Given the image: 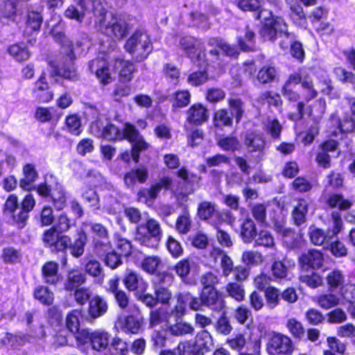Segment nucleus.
I'll list each match as a JSON object with an SVG mask.
<instances>
[{"label":"nucleus","mask_w":355,"mask_h":355,"mask_svg":"<svg viewBox=\"0 0 355 355\" xmlns=\"http://www.w3.org/2000/svg\"><path fill=\"white\" fill-rule=\"evenodd\" d=\"M55 221L52 227L43 232L42 240L44 247L49 248L51 252L62 253L61 263L65 266L67 261V251L69 250L76 258L81 257L85 252L87 236L84 231H78L77 237L72 242L71 237L65 234L72 223L64 213L61 214Z\"/></svg>","instance_id":"1"},{"label":"nucleus","mask_w":355,"mask_h":355,"mask_svg":"<svg viewBox=\"0 0 355 355\" xmlns=\"http://www.w3.org/2000/svg\"><path fill=\"white\" fill-rule=\"evenodd\" d=\"M257 18L265 20L264 26L260 30V34L264 40L274 42L277 37L284 38L279 43L281 49L285 50L290 46L291 55L301 62L303 61L304 51L302 44L295 41L294 33L288 31V26L283 18L273 15L270 11L261 12Z\"/></svg>","instance_id":"2"},{"label":"nucleus","mask_w":355,"mask_h":355,"mask_svg":"<svg viewBox=\"0 0 355 355\" xmlns=\"http://www.w3.org/2000/svg\"><path fill=\"white\" fill-rule=\"evenodd\" d=\"M85 114L94 120L90 125V131L95 137L106 140L126 137L132 143L137 142V145L139 144L143 147L146 146L139 135V130L134 125L125 123L123 130H120L116 126L111 123L107 119L101 114L94 105H89L87 108Z\"/></svg>","instance_id":"3"},{"label":"nucleus","mask_w":355,"mask_h":355,"mask_svg":"<svg viewBox=\"0 0 355 355\" xmlns=\"http://www.w3.org/2000/svg\"><path fill=\"white\" fill-rule=\"evenodd\" d=\"M187 306L193 311H203L204 308H208L213 311L222 312L225 309L224 294L217 288L202 290L199 297L189 292L181 293L178 296L173 313L178 318L183 316Z\"/></svg>","instance_id":"4"},{"label":"nucleus","mask_w":355,"mask_h":355,"mask_svg":"<svg viewBox=\"0 0 355 355\" xmlns=\"http://www.w3.org/2000/svg\"><path fill=\"white\" fill-rule=\"evenodd\" d=\"M52 34L55 40L62 46L69 44V49L67 53L66 56L63 58V61L61 63H51L52 68L51 75L53 76L62 77L64 80L71 82L78 81L79 80V76L73 64V61L76 58L71 47L72 44L71 43L69 44V42L63 32H55V31H53Z\"/></svg>","instance_id":"5"},{"label":"nucleus","mask_w":355,"mask_h":355,"mask_svg":"<svg viewBox=\"0 0 355 355\" xmlns=\"http://www.w3.org/2000/svg\"><path fill=\"white\" fill-rule=\"evenodd\" d=\"M95 26L96 29L103 34L118 40L125 37L130 29V24L124 17L113 15L108 17L105 8L102 15H98L95 20Z\"/></svg>","instance_id":"6"},{"label":"nucleus","mask_w":355,"mask_h":355,"mask_svg":"<svg viewBox=\"0 0 355 355\" xmlns=\"http://www.w3.org/2000/svg\"><path fill=\"white\" fill-rule=\"evenodd\" d=\"M162 237L160 224L153 218H145L137 225L135 235V239L139 244L152 249L157 248Z\"/></svg>","instance_id":"7"},{"label":"nucleus","mask_w":355,"mask_h":355,"mask_svg":"<svg viewBox=\"0 0 355 355\" xmlns=\"http://www.w3.org/2000/svg\"><path fill=\"white\" fill-rule=\"evenodd\" d=\"M162 237L160 224L153 218H145L137 225L135 235V239L139 244L152 249L157 248Z\"/></svg>","instance_id":"8"},{"label":"nucleus","mask_w":355,"mask_h":355,"mask_svg":"<svg viewBox=\"0 0 355 355\" xmlns=\"http://www.w3.org/2000/svg\"><path fill=\"white\" fill-rule=\"evenodd\" d=\"M105 8L101 0H74L64 10V16L68 19L75 21L78 24L83 23L85 15L92 12L97 18L98 15H102Z\"/></svg>","instance_id":"9"},{"label":"nucleus","mask_w":355,"mask_h":355,"mask_svg":"<svg viewBox=\"0 0 355 355\" xmlns=\"http://www.w3.org/2000/svg\"><path fill=\"white\" fill-rule=\"evenodd\" d=\"M125 49L132 55L137 62L146 59L153 51V44L149 35L144 31H136L126 41Z\"/></svg>","instance_id":"10"},{"label":"nucleus","mask_w":355,"mask_h":355,"mask_svg":"<svg viewBox=\"0 0 355 355\" xmlns=\"http://www.w3.org/2000/svg\"><path fill=\"white\" fill-rule=\"evenodd\" d=\"M112 336L103 330L89 331L88 329H82L77 334L76 345L81 347L85 345H89L92 349L96 352L109 351Z\"/></svg>","instance_id":"11"},{"label":"nucleus","mask_w":355,"mask_h":355,"mask_svg":"<svg viewBox=\"0 0 355 355\" xmlns=\"http://www.w3.org/2000/svg\"><path fill=\"white\" fill-rule=\"evenodd\" d=\"M331 220L332 225L327 231L313 225L309 227V235L313 245H321L326 249L327 243H329L331 239H336L338 234L342 230L343 220L338 211H334L331 213Z\"/></svg>","instance_id":"12"},{"label":"nucleus","mask_w":355,"mask_h":355,"mask_svg":"<svg viewBox=\"0 0 355 355\" xmlns=\"http://www.w3.org/2000/svg\"><path fill=\"white\" fill-rule=\"evenodd\" d=\"M179 44L192 62H203L205 66L207 65L205 48L200 40L191 36H184L180 39Z\"/></svg>","instance_id":"13"},{"label":"nucleus","mask_w":355,"mask_h":355,"mask_svg":"<svg viewBox=\"0 0 355 355\" xmlns=\"http://www.w3.org/2000/svg\"><path fill=\"white\" fill-rule=\"evenodd\" d=\"M3 213L10 217L12 223L19 229H22L26 225L29 215L19 206L15 195H10L6 200Z\"/></svg>","instance_id":"14"},{"label":"nucleus","mask_w":355,"mask_h":355,"mask_svg":"<svg viewBox=\"0 0 355 355\" xmlns=\"http://www.w3.org/2000/svg\"><path fill=\"white\" fill-rule=\"evenodd\" d=\"M183 352H186L194 355H205V353L211 350L214 346L213 338L211 334L206 330L199 332L193 344L189 342L180 343Z\"/></svg>","instance_id":"15"},{"label":"nucleus","mask_w":355,"mask_h":355,"mask_svg":"<svg viewBox=\"0 0 355 355\" xmlns=\"http://www.w3.org/2000/svg\"><path fill=\"white\" fill-rule=\"evenodd\" d=\"M266 349L269 355H291L294 347L289 337L273 333L268 339Z\"/></svg>","instance_id":"16"},{"label":"nucleus","mask_w":355,"mask_h":355,"mask_svg":"<svg viewBox=\"0 0 355 355\" xmlns=\"http://www.w3.org/2000/svg\"><path fill=\"white\" fill-rule=\"evenodd\" d=\"M207 45L213 49L209 51L212 57L211 62H218L220 55H224L230 58H237L240 53L236 46L231 45L220 37H211L207 41Z\"/></svg>","instance_id":"17"},{"label":"nucleus","mask_w":355,"mask_h":355,"mask_svg":"<svg viewBox=\"0 0 355 355\" xmlns=\"http://www.w3.org/2000/svg\"><path fill=\"white\" fill-rule=\"evenodd\" d=\"M243 145L248 153H259L257 157L261 160V156L266 146V140L263 134L259 131L247 130L243 135Z\"/></svg>","instance_id":"18"},{"label":"nucleus","mask_w":355,"mask_h":355,"mask_svg":"<svg viewBox=\"0 0 355 355\" xmlns=\"http://www.w3.org/2000/svg\"><path fill=\"white\" fill-rule=\"evenodd\" d=\"M87 225L92 234L96 252H99V249L103 247L105 249H109L110 241L107 228L99 223L89 222Z\"/></svg>","instance_id":"19"},{"label":"nucleus","mask_w":355,"mask_h":355,"mask_svg":"<svg viewBox=\"0 0 355 355\" xmlns=\"http://www.w3.org/2000/svg\"><path fill=\"white\" fill-rule=\"evenodd\" d=\"M108 310L107 301L99 295H96L89 301L87 315L85 320L93 323L97 318L103 316Z\"/></svg>","instance_id":"20"},{"label":"nucleus","mask_w":355,"mask_h":355,"mask_svg":"<svg viewBox=\"0 0 355 355\" xmlns=\"http://www.w3.org/2000/svg\"><path fill=\"white\" fill-rule=\"evenodd\" d=\"M89 69L92 73H94L101 83L107 84L110 83L111 77L107 62L105 59L98 58L91 60L89 62Z\"/></svg>","instance_id":"21"},{"label":"nucleus","mask_w":355,"mask_h":355,"mask_svg":"<svg viewBox=\"0 0 355 355\" xmlns=\"http://www.w3.org/2000/svg\"><path fill=\"white\" fill-rule=\"evenodd\" d=\"M123 283L125 288L130 291H146L148 284L144 279L135 272L126 270L123 279Z\"/></svg>","instance_id":"22"},{"label":"nucleus","mask_w":355,"mask_h":355,"mask_svg":"<svg viewBox=\"0 0 355 355\" xmlns=\"http://www.w3.org/2000/svg\"><path fill=\"white\" fill-rule=\"evenodd\" d=\"M80 319L85 320V317L82 314V311L78 309H73L71 311L66 318V325L69 330L71 334L66 339V343L68 344V340L70 337L74 338L76 340L77 334H79Z\"/></svg>","instance_id":"23"},{"label":"nucleus","mask_w":355,"mask_h":355,"mask_svg":"<svg viewBox=\"0 0 355 355\" xmlns=\"http://www.w3.org/2000/svg\"><path fill=\"white\" fill-rule=\"evenodd\" d=\"M148 177V171L147 168L144 166H141L126 173L123 180L127 187L132 188L137 182L139 183L146 182Z\"/></svg>","instance_id":"24"},{"label":"nucleus","mask_w":355,"mask_h":355,"mask_svg":"<svg viewBox=\"0 0 355 355\" xmlns=\"http://www.w3.org/2000/svg\"><path fill=\"white\" fill-rule=\"evenodd\" d=\"M187 114L188 122L197 125L207 121L209 118L207 109L201 104H193Z\"/></svg>","instance_id":"25"},{"label":"nucleus","mask_w":355,"mask_h":355,"mask_svg":"<svg viewBox=\"0 0 355 355\" xmlns=\"http://www.w3.org/2000/svg\"><path fill=\"white\" fill-rule=\"evenodd\" d=\"M139 135L141 137L143 141L146 144V146H144V147H143L142 146H140L139 144L137 145V142H135V143L133 142L132 143L126 137H121V138H114V139L111 140V141H115V140L126 139V140H128L131 144V146H132L131 153H129V152L126 151V152H124V153H121V158L124 162H128L130 161V158H132V159L136 163L139 162V157H140V153L144 151V150H147L150 147V144L145 141L144 137L140 134L139 132Z\"/></svg>","instance_id":"26"},{"label":"nucleus","mask_w":355,"mask_h":355,"mask_svg":"<svg viewBox=\"0 0 355 355\" xmlns=\"http://www.w3.org/2000/svg\"><path fill=\"white\" fill-rule=\"evenodd\" d=\"M86 282V275L76 269L68 271L64 282V288L67 291H72L78 288Z\"/></svg>","instance_id":"27"},{"label":"nucleus","mask_w":355,"mask_h":355,"mask_svg":"<svg viewBox=\"0 0 355 355\" xmlns=\"http://www.w3.org/2000/svg\"><path fill=\"white\" fill-rule=\"evenodd\" d=\"M234 3L241 10L254 12L255 19L259 20L263 24L261 28L264 26V19L257 18V15L263 11L269 10L261 8L259 0H235Z\"/></svg>","instance_id":"28"},{"label":"nucleus","mask_w":355,"mask_h":355,"mask_svg":"<svg viewBox=\"0 0 355 355\" xmlns=\"http://www.w3.org/2000/svg\"><path fill=\"white\" fill-rule=\"evenodd\" d=\"M59 266L54 261L46 262L42 268V275L44 283L55 285L61 281L58 273Z\"/></svg>","instance_id":"29"},{"label":"nucleus","mask_w":355,"mask_h":355,"mask_svg":"<svg viewBox=\"0 0 355 355\" xmlns=\"http://www.w3.org/2000/svg\"><path fill=\"white\" fill-rule=\"evenodd\" d=\"M172 184V179L168 177H163L158 182L153 184L148 189L142 191L144 196L148 200H154L162 189H169Z\"/></svg>","instance_id":"30"},{"label":"nucleus","mask_w":355,"mask_h":355,"mask_svg":"<svg viewBox=\"0 0 355 355\" xmlns=\"http://www.w3.org/2000/svg\"><path fill=\"white\" fill-rule=\"evenodd\" d=\"M143 323L141 314L130 315L121 321V329L125 333L136 334L140 331Z\"/></svg>","instance_id":"31"},{"label":"nucleus","mask_w":355,"mask_h":355,"mask_svg":"<svg viewBox=\"0 0 355 355\" xmlns=\"http://www.w3.org/2000/svg\"><path fill=\"white\" fill-rule=\"evenodd\" d=\"M24 178L19 181V187L24 190L31 191L36 188L33 182L37 180L38 173L32 164H26L23 168Z\"/></svg>","instance_id":"32"},{"label":"nucleus","mask_w":355,"mask_h":355,"mask_svg":"<svg viewBox=\"0 0 355 355\" xmlns=\"http://www.w3.org/2000/svg\"><path fill=\"white\" fill-rule=\"evenodd\" d=\"M175 311V308L171 311V316L174 317L175 318V324H171L168 327V331L169 333L175 336H182L187 334L192 335L194 332V328L191 324L187 322H183L182 321H178L181 319V317H177L175 313H173Z\"/></svg>","instance_id":"33"},{"label":"nucleus","mask_w":355,"mask_h":355,"mask_svg":"<svg viewBox=\"0 0 355 355\" xmlns=\"http://www.w3.org/2000/svg\"><path fill=\"white\" fill-rule=\"evenodd\" d=\"M309 205L310 200L309 199L301 198L298 200L297 205L292 211V218L295 225L300 226L306 223Z\"/></svg>","instance_id":"34"},{"label":"nucleus","mask_w":355,"mask_h":355,"mask_svg":"<svg viewBox=\"0 0 355 355\" xmlns=\"http://www.w3.org/2000/svg\"><path fill=\"white\" fill-rule=\"evenodd\" d=\"M278 232L282 235L283 244L288 249H295L300 246L301 236L291 228L281 227Z\"/></svg>","instance_id":"35"},{"label":"nucleus","mask_w":355,"mask_h":355,"mask_svg":"<svg viewBox=\"0 0 355 355\" xmlns=\"http://www.w3.org/2000/svg\"><path fill=\"white\" fill-rule=\"evenodd\" d=\"M300 261L303 265H306L313 269L320 268L323 264V254L319 250H310L302 255Z\"/></svg>","instance_id":"36"},{"label":"nucleus","mask_w":355,"mask_h":355,"mask_svg":"<svg viewBox=\"0 0 355 355\" xmlns=\"http://www.w3.org/2000/svg\"><path fill=\"white\" fill-rule=\"evenodd\" d=\"M229 113L232 119H235L239 124L245 113V103L239 98H230L228 99Z\"/></svg>","instance_id":"37"},{"label":"nucleus","mask_w":355,"mask_h":355,"mask_svg":"<svg viewBox=\"0 0 355 355\" xmlns=\"http://www.w3.org/2000/svg\"><path fill=\"white\" fill-rule=\"evenodd\" d=\"M99 256H104L105 263L112 269L117 268L122 263L121 255L112 249V246L110 244V248L105 249L102 248L99 249V252H96Z\"/></svg>","instance_id":"38"},{"label":"nucleus","mask_w":355,"mask_h":355,"mask_svg":"<svg viewBox=\"0 0 355 355\" xmlns=\"http://www.w3.org/2000/svg\"><path fill=\"white\" fill-rule=\"evenodd\" d=\"M257 232L256 225L252 219L247 218L241 224L240 236L244 243H250L255 239Z\"/></svg>","instance_id":"39"},{"label":"nucleus","mask_w":355,"mask_h":355,"mask_svg":"<svg viewBox=\"0 0 355 355\" xmlns=\"http://www.w3.org/2000/svg\"><path fill=\"white\" fill-rule=\"evenodd\" d=\"M233 122L232 116L230 115L227 109H220L214 113L213 125L218 130H222L224 127H232Z\"/></svg>","instance_id":"40"},{"label":"nucleus","mask_w":355,"mask_h":355,"mask_svg":"<svg viewBox=\"0 0 355 355\" xmlns=\"http://www.w3.org/2000/svg\"><path fill=\"white\" fill-rule=\"evenodd\" d=\"M277 75L276 67L272 64H266L259 70L257 80L261 84L270 83L275 80Z\"/></svg>","instance_id":"41"},{"label":"nucleus","mask_w":355,"mask_h":355,"mask_svg":"<svg viewBox=\"0 0 355 355\" xmlns=\"http://www.w3.org/2000/svg\"><path fill=\"white\" fill-rule=\"evenodd\" d=\"M255 33L251 30L248 26H246L245 29V35L244 37H238L237 42L239 46V51H252L254 50V43H255Z\"/></svg>","instance_id":"42"},{"label":"nucleus","mask_w":355,"mask_h":355,"mask_svg":"<svg viewBox=\"0 0 355 355\" xmlns=\"http://www.w3.org/2000/svg\"><path fill=\"white\" fill-rule=\"evenodd\" d=\"M191 101V94L188 90H178L173 93L170 98L173 108H182L187 106Z\"/></svg>","instance_id":"43"},{"label":"nucleus","mask_w":355,"mask_h":355,"mask_svg":"<svg viewBox=\"0 0 355 355\" xmlns=\"http://www.w3.org/2000/svg\"><path fill=\"white\" fill-rule=\"evenodd\" d=\"M34 297L44 305H51L54 300L53 293L46 286H40L34 291Z\"/></svg>","instance_id":"44"},{"label":"nucleus","mask_w":355,"mask_h":355,"mask_svg":"<svg viewBox=\"0 0 355 355\" xmlns=\"http://www.w3.org/2000/svg\"><path fill=\"white\" fill-rule=\"evenodd\" d=\"M326 250H329L332 255L337 258L346 257L348 254V250L345 245L335 239H331L330 241L327 243Z\"/></svg>","instance_id":"45"},{"label":"nucleus","mask_w":355,"mask_h":355,"mask_svg":"<svg viewBox=\"0 0 355 355\" xmlns=\"http://www.w3.org/2000/svg\"><path fill=\"white\" fill-rule=\"evenodd\" d=\"M109 351L110 355H128V344L119 338H112Z\"/></svg>","instance_id":"46"},{"label":"nucleus","mask_w":355,"mask_h":355,"mask_svg":"<svg viewBox=\"0 0 355 355\" xmlns=\"http://www.w3.org/2000/svg\"><path fill=\"white\" fill-rule=\"evenodd\" d=\"M8 51L10 55L19 62L27 60L30 57V52L24 44H13Z\"/></svg>","instance_id":"47"},{"label":"nucleus","mask_w":355,"mask_h":355,"mask_svg":"<svg viewBox=\"0 0 355 355\" xmlns=\"http://www.w3.org/2000/svg\"><path fill=\"white\" fill-rule=\"evenodd\" d=\"M264 297L266 305L270 309L276 307L279 303L280 298H282L280 291L272 286H269L265 289Z\"/></svg>","instance_id":"48"},{"label":"nucleus","mask_w":355,"mask_h":355,"mask_svg":"<svg viewBox=\"0 0 355 355\" xmlns=\"http://www.w3.org/2000/svg\"><path fill=\"white\" fill-rule=\"evenodd\" d=\"M57 210H62L66 205L65 193L60 185H56L49 198Z\"/></svg>","instance_id":"49"},{"label":"nucleus","mask_w":355,"mask_h":355,"mask_svg":"<svg viewBox=\"0 0 355 355\" xmlns=\"http://www.w3.org/2000/svg\"><path fill=\"white\" fill-rule=\"evenodd\" d=\"M338 128L331 131V134L335 137L339 135H342L343 132H350L355 130V121L352 117L346 118L343 121H337Z\"/></svg>","instance_id":"50"},{"label":"nucleus","mask_w":355,"mask_h":355,"mask_svg":"<svg viewBox=\"0 0 355 355\" xmlns=\"http://www.w3.org/2000/svg\"><path fill=\"white\" fill-rule=\"evenodd\" d=\"M326 279L329 288L333 291L343 286L345 277L340 270H334L327 275Z\"/></svg>","instance_id":"51"},{"label":"nucleus","mask_w":355,"mask_h":355,"mask_svg":"<svg viewBox=\"0 0 355 355\" xmlns=\"http://www.w3.org/2000/svg\"><path fill=\"white\" fill-rule=\"evenodd\" d=\"M173 281V275L168 272H157L152 279L153 288L168 287Z\"/></svg>","instance_id":"52"},{"label":"nucleus","mask_w":355,"mask_h":355,"mask_svg":"<svg viewBox=\"0 0 355 355\" xmlns=\"http://www.w3.org/2000/svg\"><path fill=\"white\" fill-rule=\"evenodd\" d=\"M327 204L332 208L338 207L340 210L347 209L352 206L351 202L345 199L340 194L330 195L327 200Z\"/></svg>","instance_id":"53"},{"label":"nucleus","mask_w":355,"mask_h":355,"mask_svg":"<svg viewBox=\"0 0 355 355\" xmlns=\"http://www.w3.org/2000/svg\"><path fill=\"white\" fill-rule=\"evenodd\" d=\"M222 312L223 313L216 321L214 327L218 333L226 336L231 333L233 328L226 313L224 311Z\"/></svg>","instance_id":"54"},{"label":"nucleus","mask_w":355,"mask_h":355,"mask_svg":"<svg viewBox=\"0 0 355 355\" xmlns=\"http://www.w3.org/2000/svg\"><path fill=\"white\" fill-rule=\"evenodd\" d=\"M208 73L205 69L192 72L187 78V83L194 87L203 85L208 80Z\"/></svg>","instance_id":"55"},{"label":"nucleus","mask_w":355,"mask_h":355,"mask_svg":"<svg viewBox=\"0 0 355 355\" xmlns=\"http://www.w3.org/2000/svg\"><path fill=\"white\" fill-rule=\"evenodd\" d=\"M32 338V336L22 333H17L16 334H7L6 335L8 344L13 347L22 346L27 342H31Z\"/></svg>","instance_id":"56"},{"label":"nucleus","mask_w":355,"mask_h":355,"mask_svg":"<svg viewBox=\"0 0 355 355\" xmlns=\"http://www.w3.org/2000/svg\"><path fill=\"white\" fill-rule=\"evenodd\" d=\"M287 327L295 338L301 340L305 337V329L302 323L296 319H289L287 322Z\"/></svg>","instance_id":"57"},{"label":"nucleus","mask_w":355,"mask_h":355,"mask_svg":"<svg viewBox=\"0 0 355 355\" xmlns=\"http://www.w3.org/2000/svg\"><path fill=\"white\" fill-rule=\"evenodd\" d=\"M217 144L226 151H235L239 148V142L235 137H221L218 139Z\"/></svg>","instance_id":"58"},{"label":"nucleus","mask_w":355,"mask_h":355,"mask_svg":"<svg viewBox=\"0 0 355 355\" xmlns=\"http://www.w3.org/2000/svg\"><path fill=\"white\" fill-rule=\"evenodd\" d=\"M43 21L42 16L40 12L36 11H31L28 13L26 21V28L32 31H37L40 30Z\"/></svg>","instance_id":"59"},{"label":"nucleus","mask_w":355,"mask_h":355,"mask_svg":"<svg viewBox=\"0 0 355 355\" xmlns=\"http://www.w3.org/2000/svg\"><path fill=\"white\" fill-rule=\"evenodd\" d=\"M216 213V205L209 202H202L198 205V215L202 220H208Z\"/></svg>","instance_id":"60"},{"label":"nucleus","mask_w":355,"mask_h":355,"mask_svg":"<svg viewBox=\"0 0 355 355\" xmlns=\"http://www.w3.org/2000/svg\"><path fill=\"white\" fill-rule=\"evenodd\" d=\"M339 297L332 293L321 295L318 297V303L323 309H329L339 304Z\"/></svg>","instance_id":"61"},{"label":"nucleus","mask_w":355,"mask_h":355,"mask_svg":"<svg viewBox=\"0 0 355 355\" xmlns=\"http://www.w3.org/2000/svg\"><path fill=\"white\" fill-rule=\"evenodd\" d=\"M200 284L202 286V290L215 289L216 285L218 283V277L212 272L203 274L200 277Z\"/></svg>","instance_id":"62"},{"label":"nucleus","mask_w":355,"mask_h":355,"mask_svg":"<svg viewBox=\"0 0 355 355\" xmlns=\"http://www.w3.org/2000/svg\"><path fill=\"white\" fill-rule=\"evenodd\" d=\"M167 313L164 309L159 308L150 311L149 326L150 328L155 327L166 321Z\"/></svg>","instance_id":"63"},{"label":"nucleus","mask_w":355,"mask_h":355,"mask_svg":"<svg viewBox=\"0 0 355 355\" xmlns=\"http://www.w3.org/2000/svg\"><path fill=\"white\" fill-rule=\"evenodd\" d=\"M255 245L271 248L275 245L272 234L266 230H261L254 239Z\"/></svg>","instance_id":"64"}]
</instances>
